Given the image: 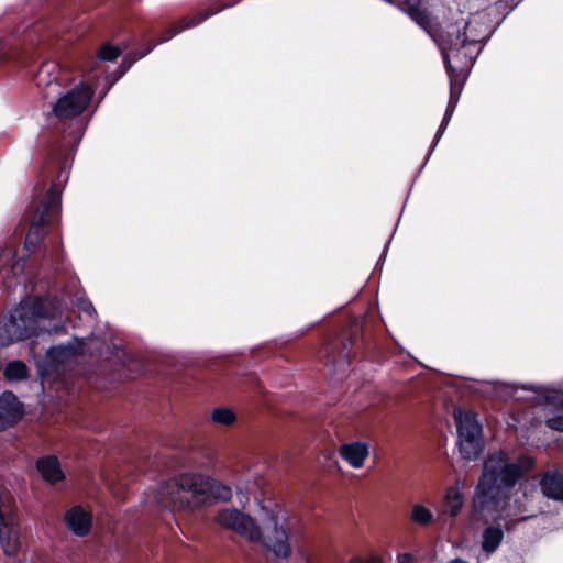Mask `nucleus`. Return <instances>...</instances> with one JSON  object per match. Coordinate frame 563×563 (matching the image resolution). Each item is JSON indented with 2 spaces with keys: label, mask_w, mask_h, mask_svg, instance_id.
<instances>
[{
  "label": "nucleus",
  "mask_w": 563,
  "mask_h": 563,
  "mask_svg": "<svg viewBox=\"0 0 563 563\" xmlns=\"http://www.w3.org/2000/svg\"><path fill=\"white\" fill-rule=\"evenodd\" d=\"M533 464V459L528 455L512 460L503 450L489 453L483 462L473 496L475 512L493 520H516L523 508L520 501H511L512 495Z\"/></svg>",
  "instance_id": "nucleus-1"
},
{
  "label": "nucleus",
  "mask_w": 563,
  "mask_h": 563,
  "mask_svg": "<svg viewBox=\"0 0 563 563\" xmlns=\"http://www.w3.org/2000/svg\"><path fill=\"white\" fill-rule=\"evenodd\" d=\"M64 307L62 299L51 296L22 299L8 317L0 319V346L46 333L65 334L64 324L51 325L53 319L60 317Z\"/></svg>",
  "instance_id": "nucleus-2"
},
{
  "label": "nucleus",
  "mask_w": 563,
  "mask_h": 563,
  "mask_svg": "<svg viewBox=\"0 0 563 563\" xmlns=\"http://www.w3.org/2000/svg\"><path fill=\"white\" fill-rule=\"evenodd\" d=\"M261 509L262 528L251 516L234 508L220 510L216 516V521L244 539L262 542L276 558L287 559L291 553L287 519L264 506Z\"/></svg>",
  "instance_id": "nucleus-3"
},
{
  "label": "nucleus",
  "mask_w": 563,
  "mask_h": 563,
  "mask_svg": "<svg viewBox=\"0 0 563 563\" xmlns=\"http://www.w3.org/2000/svg\"><path fill=\"white\" fill-rule=\"evenodd\" d=\"M479 15L473 16L453 37L439 44L450 82L459 86L461 93L477 56L492 32L477 29Z\"/></svg>",
  "instance_id": "nucleus-4"
},
{
  "label": "nucleus",
  "mask_w": 563,
  "mask_h": 563,
  "mask_svg": "<svg viewBox=\"0 0 563 563\" xmlns=\"http://www.w3.org/2000/svg\"><path fill=\"white\" fill-rule=\"evenodd\" d=\"M213 493L211 477L200 473H181L162 484L158 503L172 510H195L206 505Z\"/></svg>",
  "instance_id": "nucleus-5"
},
{
  "label": "nucleus",
  "mask_w": 563,
  "mask_h": 563,
  "mask_svg": "<svg viewBox=\"0 0 563 563\" xmlns=\"http://www.w3.org/2000/svg\"><path fill=\"white\" fill-rule=\"evenodd\" d=\"M60 76L62 70L57 63L44 62L36 74V85L43 89L45 98L59 96L53 108L55 117L58 119L77 117L87 109L93 97V90L82 85L62 95Z\"/></svg>",
  "instance_id": "nucleus-6"
},
{
  "label": "nucleus",
  "mask_w": 563,
  "mask_h": 563,
  "mask_svg": "<svg viewBox=\"0 0 563 563\" xmlns=\"http://www.w3.org/2000/svg\"><path fill=\"white\" fill-rule=\"evenodd\" d=\"M30 208L34 214L24 245L27 251L32 252L44 238V224L57 220L59 217L62 208L60 185L53 184L44 197L32 201Z\"/></svg>",
  "instance_id": "nucleus-7"
},
{
  "label": "nucleus",
  "mask_w": 563,
  "mask_h": 563,
  "mask_svg": "<svg viewBox=\"0 0 563 563\" xmlns=\"http://www.w3.org/2000/svg\"><path fill=\"white\" fill-rule=\"evenodd\" d=\"M84 339H78L75 336L67 343L47 347L44 356L37 352V341L32 340L30 342L29 349L30 354L36 365L38 375L44 378L57 373L59 365H62L67 358L81 354L84 351Z\"/></svg>",
  "instance_id": "nucleus-8"
},
{
  "label": "nucleus",
  "mask_w": 563,
  "mask_h": 563,
  "mask_svg": "<svg viewBox=\"0 0 563 563\" xmlns=\"http://www.w3.org/2000/svg\"><path fill=\"white\" fill-rule=\"evenodd\" d=\"M457 446L461 456L467 461L476 460L483 451L482 424L470 411L455 412Z\"/></svg>",
  "instance_id": "nucleus-9"
},
{
  "label": "nucleus",
  "mask_w": 563,
  "mask_h": 563,
  "mask_svg": "<svg viewBox=\"0 0 563 563\" xmlns=\"http://www.w3.org/2000/svg\"><path fill=\"white\" fill-rule=\"evenodd\" d=\"M12 503L9 493L0 496V543L4 554L9 556L15 555L20 548L18 517Z\"/></svg>",
  "instance_id": "nucleus-10"
},
{
  "label": "nucleus",
  "mask_w": 563,
  "mask_h": 563,
  "mask_svg": "<svg viewBox=\"0 0 563 563\" xmlns=\"http://www.w3.org/2000/svg\"><path fill=\"white\" fill-rule=\"evenodd\" d=\"M230 5H232V3L224 4V5L216 9V10H211V11H208L206 13H197L194 16H186L183 20H180L177 25L172 26L169 30H167L166 35L164 37H162L161 40H158L157 42H155L154 44L148 46L143 52H141V53H131V54L126 55L122 59V62H121V64L119 66V74L113 79L112 84L118 78L123 76L129 70V68L132 66V64L134 62H136L137 59H140V58L146 56L147 54H150L154 49V47L156 45L169 41L170 38H173L176 34L180 33L181 31L198 25L199 23L203 22L208 16L213 15V14L220 12L221 10H223L224 8L230 7Z\"/></svg>",
  "instance_id": "nucleus-11"
},
{
  "label": "nucleus",
  "mask_w": 563,
  "mask_h": 563,
  "mask_svg": "<svg viewBox=\"0 0 563 563\" xmlns=\"http://www.w3.org/2000/svg\"><path fill=\"white\" fill-rule=\"evenodd\" d=\"M519 390L530 391L532 393V399L541 401L543 400L545 404H563V394L559 390H552L544 386H534V385H522L519 387L516 384L509 383H499L496 386V393L504 398H515L521 399L520 396H517Z\"/></svg>",
  "instance_id": "nucleus-12"
},
{
  "label": "nucleus",
  "mask_w": 563,
  "mask_h": 563,
  "mask_svg": "<svg viewBox=\"0 0 563 563\" xmlns=\"http://www.w3.org/2000/svg\"><path fill=\"white\" fill-rule=\"evenodd\" d=\"M24 415V406L12 391L0 395V431L14 426Z\"/></svg>",
  "instance_id": "nucleus-13"
},
{
  "label": "nucleus",
  "mask_w": 563,
  "mask_h": 563,
  "mask_svg": "<svg viewBox=\"0 0 563 563\" xmlns=\"http://www.w3.org/2000/svg\"><path fill=\"white\" fill-rule=\"evenodd\" d=\"M67 528L76 536H87L92 526V516L81 506H74L65 514Z\"/></svg>",
  "instance_id": "nucleus-14"
},
{
  "label": "nucleus",
  "mask_w": 563,
  "mask_h": 563,
  "mask_svg": "<svg viewBox=\"0 0 563 563\" xmlns=\"http://www.w3.org/2000/svg\"><path fill=\"white\" fill-rule=\"evenodd\" d=\"M539 486L548 499L563 504V474L558 470L548 471L542 474L539 479Z\"/></svg>",
  "instance_id": "nucleus-15"
},
{
  "label": "nucleus",
  "mask_w": 563,
  "mask_h": 563,
  "mask_svg": "<svg viewBox=\"0 0 563 563\" xmlns=\"http://www.w3.org/2000/svg\"><path fill=\"white\" fill-rule=\"evenodd\" d=\"M369 454V445L364 441H352L340 446V456L353 468H361Z\"/></svg>",
  "instance_id": "nucleus-16"
},
{
  "label": "nucleus",
  "mask_w": 563,
  "mask_h": 563,
  "mask_svg": "<svg viewBox=\"0 0 563 563\" xmlns=\"http://www.w3.org/2000/svg\"><path fill=\"white\" fill-rule=\"evenodd\" d=\"M35 466L42 478L48 484L54 485L65 478V473L56 455H46L37 459Z\"/></svg>",
  "instance_id": "nucleus-17"
},
{
  "label": "nucleus",
  "mask_w": 563,
  "mask_h": 563,
  "mask_svg": "<svg viewBox=\"0 0 563 563\" xmlns=\"http://www.w3.org/2000/svg\"><path fill=\"white\" fill-rule=\"evenodd\" d=\"M397 7L407 13L421 29L430 33L431 15L427 9L422 8V0H404Z\"/></svg>",
  "instance_id": "nucleus-18"
},
{
  "label": "nucleus",
  "mask_w": 563,
  "mask_h": 563,
  "mask_svg": "<svg viewBox=\"0 0 563 563\" xmlns=\"http://www.w3.org/2000/svg\"><path fill=\"white\" fill-rule=\"evenodd\" d=\"M15 255L16 250L14 245H8L5 249L0 251V273L3 277H7L9 274H12L13 276H20L23 274L25 260L21 257L13 262Z\"/></svg>",
  "instance_id": "nucleus-19"
},
{
  "label": "nucleus",
  "mask_w": 563,
  "mask_h": 563,
  "mask_svg": "<svg viewBox=\"0 0 563 563\" xmlns=\"http://www.w3.org/2000/svg\"><path fill=\"white\" fill-rule=\"evenodd\" d=\"M464 506V496L459 486H451L445 489L441 515L455 518Z\"/></svg>",
  "instance_id": "nucleus-20"
},
{
  "label": "nucleus",
  "mask_w": 563,
  "mask_h": 563,
  "mask_svg": "<svg viewBox=\"0 0 563 563\" xmlns=\"http://www.w3.org/2000/svg\"><path fill=\"white\" fill-rule=\"evenodd\" d=\"M504 539V531L500 527L489 526L482 533V549L485 553H494Z\"/></svg>",
  "instance_id": "nucleus-21"
},
{
  "label": "nucleus",
  "mask_w": 563,
  "mask_h": 563,
  "mask_svg": "<svg viewBox=\"0 0 563 563\" xmlns=\"http://www.w3.org/2000/svg\"><path fill=\"white\" fill-rule=\"evenodd\" d=\"M409 519L412 523L424 528L434 522L435 515L432 509L427 507L424 504L415 503L411 505Z\"/></svg>",
  "instance_id": "nucleus-22"
},
{
  "label": "nucleus",
  "mask_w": 563,
  "mask_h": 563,
  "mask_svg": "<svg viewBox=\"0 0 563 563\" xmlns=\"http://www.w3.org/2000/svg\"><path fill=\"white\" fill-rule=\"evenodd\" d=\"M3 374L9 382H21L27 377V367L21 361H13L5 366Z\"/></svg>",
  "instance_id": "nucleus-23"
},
{
  "label": "nucleus",
  "mask_w": 563,
  "mask_h": 563,
  "mask_svg": "<svg viewBox=\"0 0 563 563\" xmlns=\"http://www.w3.org/2000/svg\"><path fill=\"white\" fill-rule=\"evenodd\" d=\"M210 418L216 424L231 426L235 421L236 416L230 408L218 407L212 410Z\"/></svg>",
  "instance_id": "nucleus-24"
},
{
  "label": "nucleus",
  "mask_w": 563,
  "mask_h": 563,
  "mask_svg": "<svg viewBox=\"0 0 563 563\" xmlns=\"http://www.w3.org/2000/svg\"><path fill=\"white\" fill-rule=\"evenodd\" d=\"M121 54V51L117 46H112L111 44H104L100 47L98 52V57L100 60L112 62L117 59Z\"/></svg>",
  "instance_id": "nucleus-25"
},
{
  "label": "nucleus",
  "mask_w": 563,
  "mask_h": 563,
  "mask_svg": "<svg viewBox=\"0 0 563 563\" xmlns=\"http://www.w3.org/2000/svg\"><path fill=\"white\" fill-rule=\"evenodd\" d=\"M459 86L450 82V99L444 115L452 118L460 98Z\"/></svg>",
  "instance_id": "nucleus-26"
},
{
  "label": "nucleus",
  "mask_w": 563,
  "mask_h": 563,
  "mask_svg": "<svg viewBox=\"0 0 563 563\" xmlns=\"http://www.w3.org/2000/svg\"><path fill=\"white\" fill-rule=\"evenodd\" d=\"M75 303L81 312H84L90 317H95L97 314V311H96L92 302L88 298H86L84 295L77 296Z\"/></svg>",
  "instance_id": "nucleus-27"
},
{
  "label": "nucleus",
  "mask_w": 563,
  "mask_h": 563,
  "mask_svg": "<svg viewBox=\"0 0 563 563\" xmlns=\"http://www.w3.org/2000/svg\"><path fill=\"white\" fill-rule=\"evenodd\" d=\"M450 120H451V118H449V115H443L442 122H441V124H440V126H439V129H438V131L435 133L433 143L431 145L430 152L428 153L427 159L430 157L431 153L433 152V150L438 145L440 139L442 137L444 131L446 130V128L449 125Z\"/></svg>",
  "instance_id": "nucleus-28"
},
{
  "label": "nucleus",
  "mask_w": 563,
  "mask_h": 563,
  "mask_svg": "<svg viewBox=\"0 0 563 563\" xmlns=\"http://www.w3.org/2000/svg\"><path fill=\"white\" fill-rule=\"evenodd\" d=\"M545 424L552 430L563 432V413L547 418Z\"/></svg>",
  "instance_id": "nucleus-29"
},
{
  "label": "nucleus",
  "mask_w": 563,
  "mask_h": 563,
  "mask_svg": "<svg viewBox=\"0 0 563 563\" xmlns=\"http://www.w3.org/2000/svg\"><path fill=\"white\" fill-rule=\"evenodd\" d=\"M214 490V496L221 500H230L231 497H232V490L229 486H225V485H220L218 487H216V489L213 488Z\"/></svg>",
  "instance_id": "nucleus-30"
},
{
  "label": "nucleus",
  "mask_w": 563,
  "mask_h": 563,
  "mask_svg": "<svg viewBox=\"0 0 563 563\" xmlns=\"http://www.w3.org/2000/svg\"><path fill=\"white\" fill-rule=\"evenodd\" d=\"M86 125L87 124L84 123L81 120L77 122L76 132H75V134L73 136V141L74 142L78 143L81 140V137L84 135V131L86 129Z\"/></svg>",
  "instance_id": "nucleus-31"
},
{
  "label": "nucleus",
  "mask_w": 563,
  "mask_h": 563,
  "mask_svg": "<svg viewBox=\"0 0 563 563\" xmlns=\"http://www.w3.org/2000/svg\"><path fill=\"white\" fill-rule=\"evenodd\" d=\"M413 556L410 553H401L397 556V563H412Z\"/></svg>",
  "instance_id": "nucleus-32"
},
{
  "label": "nucleus",
  "mask_w": 563,
  "mask_h": 563,
  "mask_svg": "<svg viewBox=\"0 0 563 563\" xmlns=\"http://www.w3.org/2000/svg\"><path fill=\"white\" fill-rule=\"evenodd\" d=\"M357 563H383V560L378 556L371 558L369 560L365 562H357Z\"/></svg>",
  "instance_id": "nucleus-33"
},
{
  "label": "nucleus",
  "mask_w": 563,
  "mask_h": 563,
  "mask_svg": "<svg viewBox=\"0 0 563 563\" xmlns=\"http://www.w3.org/2000/svg\"><path fill=\"white\" fill-rule=\"evenodd\" d=\"M450 563H468L466 562L465 560L463 559H460V558H455L453 560L450 561Z\"/></svg>",
  "instance_id": "nucleus-34"
},
{
  "label": "nucleus",
  "mask_w": 563,
  "mask_h": 563,
  "mask_svg": "<svg viewBox=\"0 0 563 563\" xmlns=\"http://www.w3.org/2000/svg\"><path fill=\"white\" fill-rule=\"evenodd\" d=\"M387 247H388V245H385V247H384V250H383V253H382V256H380V258H379L378 263H379V262H380V261L386 256Z\"/></svg>",
  "instance_id": "nucleus-35"
},
{
  "label": "nucleus",
  "mask_w": 563,
  "mask_h": 563,
  "mask_svg": "<svg viewBox=\"0 0 563 563\" xmlns=\"http://www.w3.org/2000/svg\"><path fill=\"white\" fill-rule=\"evenodd\" d=\"M529 518H530L529 516H521V517L518 518V520H527Z\"/></svg>",
  "instance_id": "nucleus-36"
}]
</instances>
